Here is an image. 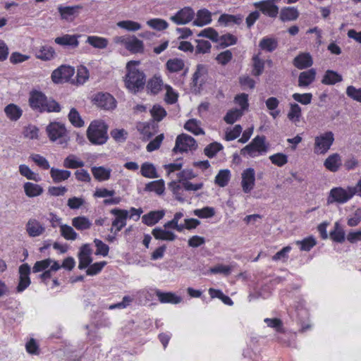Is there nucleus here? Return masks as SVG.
<instances>
[{"label": "nucleus", "instance_id": "obj_1", "mask_svg": "<svg viewBox=\"0 0 361 361\" xmlns=\"http://www.w3.org/2000/svg\"><path fill=\"white\" fill-rule=\"evenodd\" d=\"M140 63V61H130L127 63V73L125 76V85L128 91L136 94L142 92L146 84V75L142 71L135 68Z\"/></svg>", "mask_w": 361, "mask_h": 361}, {"label": "nucleus", "instance_id": "obj_2", "mask_svg": "<svg viewBox=\"0 0 361 361\" xmlns=\"http://www.w3.org/2000/svg\"><path fill=\"white\" fill-rule=\"evenodd\" d=\"M28 102L30 108L38 113L59 112L60 104L51 97H47L44 93L36 90L30 92Z\"/></svg>", "mask_w": 361, "mask_h": 361}, {"label": "nucleus", "instance_id": "obj_3", "mask_svg": "<svg viewBox=\"0 0 361 361\" xmlns=\"http://www.w3.org/2000/svg\"><path fill=\"white\" fill-rule=\"evenodd\" d=\"M108 129L109 126L104 121L94 120L87 129V137L94 145H104L109 139Z\"/></svg>", "mask_w": 361, "mask_h": 361}, {"label": "nucleus", "instance_id": "obj_4", "mask_svg": "<svg viewBox=\"0 0 361 361\" xmlns=\"http://www.w3.org/2000/svg\"><path fill=\"white\" fill-rule=\"evenodd\" d=\"M355 189L351 188L350 186L348 187L347 189L341 187L333 188L329 192L327 204L334 202L339 204L345 203L355 195Z\"/></svg>", "mask_w": 361, "mask_h": 361}, {"label": "nucleus", "instance_id": "obj_5", "mask_svg": "<svg viewBox=\"0 0 361 361\" xmlns=\"http://www.w3.org/2000/svg\"><path fill=\"white\" fill-rule=\"evenodd\" d=\"M197 148V144L195 139L188 134L182 133L177 136L172 152L174 154L183 153L187 152L188 149L196 150Z\"/></svg>", "mask_w": 361, "mask_h": 361}, {"label": "nucleus", "instance_id": "obj_6", "mask_svg": "<svg viewBox=\"0 0 361 361\" xmlns=\"http://www.w3.org/2000/svg\"><path fill=\"white\" fill-rule=\"evenodd\" d=\"M334 142V135L331 131H326L314 140V152L325 154Z\"/></svg>", "mask_w": 361, "mask_h": 361}, {"label": "nucleus", "instance_id": "obj_7", "mask_svg": "<svg viewBox=\"0 0 361 361\" xmlns=\"http://www.w3.org/2000/svg\"><path fill=\"white\" fill-rule=\"evenodd\" d=\"M195 17L194 10L190 6H185L178 10L170 20L176 25H185L190 23Z\"/></svg>", "mask_w": 361, "mask_h": 361}, {"label": "nucleus", "instance_id": "obj_8", "mask_svg": "<svg viewBox=\"0 0 361 361\" xmlns=\"http://www.w3.org/2000/svg\"><path fill=\"white\" fill-rule=\"evenodd\" d=\"M94 104L99 107L105 110H112L116 107V101L115 98L108 92H99L93 99Z\"/></svg>", "mask_w": 361, "mask_h": 361}, {"label": "nucleus", "instance_id": "obj_9", "mask_svg": "<svg viewBox=\"0 0 361 361\" xmlns=\"http://www.w3.org/2000/svg\"><path fill=\"white\" fill-rule=\"evenodd\" d=\"M255 183L254 169L247 168L242 173L241 186L245 193H249L253 189Z\"/></svg>", "mask_w": 361, "mask_h": 361}, {"label": "nucleus", "instance_id": "obj_10", "mask_svg": "<svg viewBox=\"0 0 361 361\" xmlns=\"http://www.w3.org/2000/svg\"><path fill=\"white\" fill-rule=\"evenodd\" d=\"M75 69L69 66V82L73 85H83L89 78V73L85 66H81L78 69L77 75L75 78H72L74 75Z\"/></svg>", "mask_w": 361, "mask_h": 361}, {"label": "nucleus", "instance_id": "obj_11", "mask_svg": "<svg viewBox=\"0 0 361 361\" xmlns=\"http://www.w3.org/2000/svg\"><path fill=\"white\" fill-rule=\"evenodd\" d=\"M47 135L50 140L56 141L65 135L66 129L65 125L58 122L49 123L46 128Z\"/></svg>", "mask_w": 361, "mask_h": 361}, {"label": "nucleus", "instance_id": "obj_12", "mask_svg": "<svg viewBox=\"0 0 361 361\" xmlns=\"http://www.w3.org/2000/svg\"><path fill=\"white\" fill-rule=\"evenodd\" d=\"M110 212L115 216V219L112 221V226L119 224V228H117L116 232L121 231L126 225V220L128 218L129 212L126 209L114 208L112 209Z\"/></svg>", "mask_w": 361, "mask_h": 361}, {"label": "nucleus", "instance_id": "obj_13", "mask_svg": "<svg viewBox=\"0 0 361 361\" xmlns=\"http://www.w3.org/2000/svg\"><path fill=\"white\" fill-rule=\"evenodd\" d=\"M254 6L259 8L263 14L271 18H276L279 13V6L269 4L266 2V0L255 2Z\"/></svg>", "mask_w": 361, "mask_h": 361}, {"label": "nucleus", "instance_id": "obj_14", "mask_svg": "<svg viewBox=\"0 0 361 361\" xmlns=\"http://www.w3.org/2000/svg\"><path fill=\"white\" fill-rule=\"evenodd\" d=\"M155 295L161 303L178 304L182 301V298L172 292H163L156 290Z\"/></svg>", "mask_w": 361, "mask_h": 361}, {"label": "nucleus", "instance_id": "obj_15", "mask_svg": "<svg viewBox=\"0 0 361 361\" xmlns=\"http://www.w3.org/2000/svg\"><path fill=\"white\" fill-rule=\"evenodd\" d=\"M165 215L164 210L151 211L142 216V221L148 226L157 224Z\"/></svg>", "mask_w": 361, "mask_h": 361}, {"label": "nucleus", "instance_id": "obj_16", "mask_svg": "<svg viewBox=\"0 0 361 361\" xmlns=\"http://www.w3.org/2000/svg\"><path fill=\"white\" fill-rule=\"evenodd\" d=\"M51 80L55 84H63L68 82V65L63 64L55 69L51 73Z\"/></svg>", "mask_w": 361, "mask_h": 361}, {"label": "nucleus", "instance_id": "obj_17", "mask_svg": "<svg viewBox=\"0 0 361 361\" xmlns=\"http://www.w3.org/2000/svg\"><path fill=\"white\" fill-rule=\"evenodd\" d=\"M197 18L192 22L193 25L197 27H203L210 24L212 19V13L207 8H201L197 12Z\"/></svg>", "mask_w": 361, "mask_h": 361}, {"label": "nucleus", "instance_id": "obj_18", "mask_svg": "<svg viewBox=\"0 0 361 361\" xmlns=\"http://www.w3.org/2000/svg\"><path fill=\"white\" fill-rule=\"evenodd\" d=\"M312 63L313 60L309 53L300 54L293 59V65L300 70L310 67Z\"/></svg>", "mask_w": 361, "mask_h": 361}, {"label": "nucleus", "instance_id": "obj_19", "mask_svg": "<svg viewBox=\"0 0 361 361\" xmlns=\"http://www.w3.org/2000/svg\"><path fill=\"white\" fill-rule=\"evenodd\" d=\"M341 156L338 153L329 155L324 162V166L331 172H336L341 166Z\"/></svg>", "mask_w": 361, "mask_h": 361}, {"label": "nucleus", "instance_id": "obj_20", "mask_svg": "<svg viewBox=\"0 0 361 361\" xmlns=\"http://www.w3.org/2000/svg\"><path fill=\"white\" fill-rule=\"evenodd\" d=\"M341 74L334 70H327L322 79V83L326 85H334L343 81Z\"/></svg>", "mask_w": 361, "mask_h": 361}, {"label": "nucleus", "instance_id": "obj_21", "mask_svg": "<svg viewBox=\"0 0 361 361\" xmlns=\"http://www.w3.org/2000/svg\"><path fill=\"white\" fill-rule=\"evenodd\" d=\"M298 10L293 6H286L281 9L279 18L282 22L295 20L299 17Z\"/></svg>", "mask_w": 361, "mask_h": 361}, {"label": "nucleus", "instance_id": "obj_22", "mask_svg": "<svg viewBox=\"0 0 361 361\" xmlns=\"http://www.w3.org/2000/svg\"><path fill=\"white\" fill-rule=\"evenodd\" d=\"M152 234L155 239L160 240L173 241L177 238V235L173 231L160 227L154 228Z\"/></svg>", "mask_w": 361, "mask_h": 361}, {"label": "nucleus", "instance_id": "obj_23", "mask_svg": "<svg viewBox=\"0 0 361 361\" xmlns=\"http://www.w3.org/2000/svg\"><path fill=\"white\" fill-rule=\"evenodd\" d=\"M163 85L161 76L154 75L147 81L146 87L148 93L156 95L161 90Z\"/></svg>", "mask_w": 361, "mask_h": 361}, {"label": "nucleus", "instance_id": "obj_24", "mask_svg": "<svg viewBox=\"0 0 361 361\" xmlns=\"http://www.w3.org/2000/svg\"><path fill=\"white\" fill-rule=\"evenodd\" d=\"M27 233L31 237H37L42 234L44 227L36 219H30L26 225Z\"/></svg>", "mask_w": 361, "mask_h": 361}, {"label": "nucleus", "instance_id": "obj_25", "mask_svg": "<svg viewBox=\"0 0 361 361\" xmlns=\"http://www.w3.org/2000/svg\"><path fill=\"white\" fill-rule=\"evenodd\" d=\"M4 113L8 119L16 121L22 116L23 110L18 105L11 103L5 106Z\"/></svg>", "mask_w": 361, "mask_h": 361}, {"label": "nucleus", "instance_id": "obj_26", "mask_svg": "<svg viewBox=\"0 0 361 361\" xmlns=\"http://www.w3.org/2000/svg\"><path fill=\"white\" fill-rule=\"evenodd\" d=\"M315 76L316 71L314 68H311L306 71L301 72L298 77V86H309L314 80Z\"/></svg>", "mask_w": 361, "mask_h": 361}, {"label": "nucleus", "instance_id": "obj_27", "mask_svg": "<svg viewBox=\"0 0 361 361\" xmlns=\"http://www.w3.org/2000/svg\"><path fill=\"white\" fill-rule=\"evenodd\" d=\"M126 49L132 54L143 53L144 44L142 40L133 35L130 37Z\"/></svg>", "mask_w": 361, "mask_h": 361}, {"label": "nucleus", "instance_id": "obj_28", "mask_svg": "<svg viewBox=\"0 0 361 361\" xmlns=\"http://www.w3.org/2000/svg\"><path fill=\"white\" fill-rule=\"evenodd\" d=\"M91 170L94 178L98 181L107 180L111 177V169L104 166H93Z\"/></svg>", "mask_w": 361, "mask_h": 361}, {"label": "nucleus", "instance_id": "obj_29", "mask_svg": "<svg viewBox=\"0 0 361 361\" xmlns=\"http://www.w3.org/2000/svg\"><path fill=\"white\" fill-rule=\"evenodd\" d=\"M144 190L146 192H154L158 195H161L165 190V183L163 179H159L149 182L146 184Z\"/></svg>", "mask_w": 361, "mask_h": 361}, {"label": "nucleus", "instance_id": "obj_30", "mask_svg": "<svg viewBox=\"0 0 361 361\" xmlns=\"http://www.w3.org/2000/svg\"><path fill=\"white\" fill-rule=\"evenodd\" d=\"M329 237L333 241L338 243H343L345 241V233L339 222L336 221L334 224V230L330 231Z\"/></svg>", "mask_w": 361, "mask_h": 361}, {"label": "nucleus", "instance_id": "obj_31", "mask_svg": "<svg viewBox=\"0 0 361 361\" xmlns=\"http://www.w3.org/2000/svg\"><path fill=\"white\" fill-rule=\"evenodd\" d=\"M278 40L274 37H264L259 43V47L261 49L267 52H273L278 47Z\"/></svg>", "mask_w": 361, "mask_h": 361}, {"label": "nucleus", "instance_id": "obj_32", "mask_svg": "<svg viewBox=\"0 0 361 361\" xmlns=\"http://www.w3.org/2000/svg\"><path fill=\"white\" fill-rule=\"evenodd\" d=\"M200 123L196 118H190L184 124V128L195 135H204V130L200 126Z\"/></svg>", "mask_w": 361, "mask_h": 361}, {"label": "nucleus", "instance_id": "obj_33", "mask_svg": "<svg viewBox=\"0 0 361 361\" xmlns=\"http://www.w3.org/2000/svg\"><path fill=\"white\" fill-rule=\"evenodd\" d=\"M25 195L29 197H34L40 195L44 190L39 185L27 182L23 185Z\"/></svg>", "mask_w": 361, "mask_h": 361}, {"label": "nucleus", "instance_id": "obj_34", "mask_svg": "<svg viewBox=\"0 0 361 361\" xmlns=\"http://www.w3.org/2000/svg\"><path fill=\"white\" fill-rule=\"evenodd\" d=\"M184 67V61L180 58L170 59L166 63V68L170 73H177Z\"/></svg>", "mask_w": 361, "mask_h": 361}, {"label": "nucleus", "instance_id": "obj_35", "mask_svg": "<svg viewBox=\"0 0 361 361\" xmlns=\"http://www.w3.org/2000/svg\"><path fill=\"white\" fill-rule=\"evenodd\" d=\"M231 179V171L228 169H221L215 176L214 183L219 187L226 186Z\"/></svg>", "mask_w": 361, "mask_h": 361}, {"label": "nucleus", "instance_id": "obj_36", "mask_svg": "<svg viewBox=\"0 0 361 361\" xmlns=\"http://www.w3.org/2000/svg\"><path fill=\"white\" fill-rule=\"evenodd\" d=\"M140 173L145 178H157L159 177L154 165L149 162H145L142 164Z\"/></svg>", "mask_w": 361, "mask_h": 361}, {"label": "nucleus", "instance_id": "obj_37", "mask_svg": "<svg viewBox=\"0 0 361 361\" xmlns=\"http://www.w3.org/2000/svg\"><path fill=\"white\" fill-rule=\"evenodd\" d=\"M73 226L79 231H84L90 228L92 222L85 216H79L72 219Z\"/></svg>", "mask_w": 361, "mask_h": 361}, {"label": "nucleus", "instance_id": "obj_38", "mask_svg": "<svg viewBox=\"0 0 361 361\" xmlns=\"http://www.w3.org/2000/svg\"><path fill=\"white\" fill-rule=\"evenodd\" d=\"M243 16L240 14L231 15L224 13L219 18L218 22L219 23H224L225 25H227L230 23H233L235 25H240L243 22Z\"/></svg>", "mask_w": 361, "mask_h": 361}, {"label": "nucleus", "instance_id": "obj_39", "mask_svg": "<svg viewBox=\"0 0 361 361\" xmlns=\"http://www.w3.org/2000/svg\"><path fill=\"white\" fill-rule=\"evenodd\" d=\"M69 122L75 128H82L85 126V121L75 108H71L69 111Z\"/></svg>", "mask_w": 361, "mask_h": 361}, {"label": "nucleus", "instance_id": "obj_40", "mask_svg": "<svg viewBox=\"0 0 361 361\" xmlns=\"http://www.w3.org/2000/svg\"><path fill=\"white\" fill-rule=\"evenodd\" d=\"M19 172L21 176L25 177L28 180L35 182H39L42 178L38 173L33 172L26 164H20L19 166Z\"/></svg>", "mask_w": 361, "mask_h": 361}, {"label": "nucleus", "instance_id": "obj_41", "mask_svg": "<svg viewBox=\"0 0 361 361\" xmlns=\"http://www.w3.org/2000/svg\"><path fill=\"white\" fill-rule=\"evenodd\" d=\"M244 114V112L237 108L228 110L224 117V121L227 124H233L235 121L239 120Z\"/></svg>", "mask_w": 361, "mask_h": 361}, {"label": "nucleus", "instance_id": "obj_42", "mask_svg": "<svg viewBox=\"0 0 361 361\" xmlns=\"http://www.w3.org/2000/svg\"><path fill=\"white\" fill-rule=\"evenodd\" d=\"M224 149L223 145L218 142H213L209 144L204 149V154L209 159L214 158L219 152Z\"/></svg>", "mask_w": 361, "mask_h": 361}, {"label": "nucleus", "instance_id": "obj_43", "mask_svg": "<svg viewBox=\"0 0 361 361\" xmlns=\"http://www.w3.org/2000/svg\"><path fill=\"white\" fill-rule=\"evenodd\" d=\"M296 245L300 246L301 251H310L317 244V240L312 235L305 238L301 240H297Z\"/></svg>", "mask_w": 361, "mask_h": 361}, {"label": "nucleus", "instance_id": "obj_44", "mask_svg": "<svg viewBox=\"0 0 361 361\" xmlns=\"http://www.w3.org/2000/svg\"><path fill=\"white\" fill-rule=\"evenodd\" d=\"M86 42L90 44L94 48L104 49L108 45V40L104 37L97 36H89L87 38Z\"/></svg>", "mask_w": 361, "mask_h": 361}, {"label": "nucleus", "instance_id": "obj_45", "mask_svg": "<svg viewBox=\"0 0 361 361\" xmlns=\"http://www.w3.org/2000/svg\"><path fill=\"white\" fill-rule=\"evenodd\" d=\"M154 121L160 122L167 115L166 111L159 104H154L150 110Z\"/></svg>", "mask_w": 361, "mask_h": 361}, {"label": "nucleus", "instance_id": "obj_46", "mask_svg": "<svg viewBox=\"0 0 361 361\" xmlns=\"http://www.w3.org/2000/svg\"><path fill=\"white\" fill-rule=\"evenodd\" d=\"M219 42H220L219 47L221 48H226L229 46L234 45L238 41V38L231 33H226L220 37L219 36Z\"/></svg>", "mask_w": 361, "mask_h": 361}, {"label": "nucleus", "instance_id": "obj_47", "mask_svg": "<svg viewBox=\"0 0 361 361\" xmlns=\"http://www.w3.org/2000/svg\"><path fill=\"white\" fill-rule=\"evenodd\" d=\"M265 140V136L257 135L251 141V143L257 149L259 154H262V153L266 152L268 149V147L266 145Z\"/></svg>", "mask_w": 361, "mask_h": 361}, {"label": "nucleus", "instance_id": "obj_48", "mask_svg": "<svg viewBox=\"0 0 361 361\" xmlns=\"http://www.w3.org/2000/svg\"><path fill=\"white\" fill-rule=\"evenodd\" d=\"M253 68L252 73L255 76H259L262 74L264 68V61L261 59L258 55H255L252 57Z\"/></svg>", "mask_w": 361, "mask_h": 361}, {"label": "nucleus", "instance_id": "obj_49", "mask_svg": "<svg viewBox=\"0 0 361 361\" xmlns=\"http://www.w3.org/2000/svg\"><path fill=\"white\" fill-rule=\"evenodd\" d=\"M197 37L208 38L214 42H218L219 41V33L213 27H207L202 30L197 34Z\"/></svg>", "mask_w": 361, "mask_h": 361}, {"label": "nucleus", "instance_id": "obj_50", "mask_svg": "<svg viewBox=\"0 0 361 361\" xmlns=\"http://www.w3.org/2000/svg\"><path fill=\"white\" fill-rule=\"evenodd\" d=\"M147 24L157 31L164 30L169 27L168 23L165 20L161 18L150 19L147 20Z\"/></svg>", "mask_w": 361, "mask_h": 361}, {"label": "nucleus", "instance_id": "obj_51", "mask_svg": "<svg viewBox=\"0 0 361 361\" xmlns=\"http://www.w3.org/2000/svg\"><path fill=\"white\" fill-rule=\"evenodd\" d=\"M194 215L201 219L211 218L215 215V209L214 207H204L202 209H196L193 211Z\"/></svg>", "mask_w": 361, "mask_h": 361}, {"label": "nucleus", "instance_id": "obj_52", "mask_svg": "<svg viewBox=\"0 0 361 361\" xmlns=\"http://www.w3.org/2000/svg\"><path fill=\"white\" fill-rule=\"evenodd\" d=\"M301 107L297 103L290 104V111L288 118L292 121H298L301 117Z\"/></svg>", "mask_w": 361, "mask_h": 361}, {"label": "nucleus", "instance_id": "obj_53", "mask_svg": "<svg viewBox=\"0 0 361 361\" xmlns=\"http://www.w3.org/2000/svg\"><path fill=\"white\" fill-rule=\"evenodd\" d=\"M269 159L273 164L279 167L283 166L288 161V156L281 152H279L273 155H271L269 157Z\"/></svg>", "mask_w": 361, "mask_h": 361}, {"label": "nucleus", "instance_id": "obj_54", "mask_svg": "<svg viewBox=\"0 0 361 361\" xmlns=\"http://www.w3.org/2000/svg\"><path fill=\"white\" fill-rule=\"evenodd\" d=\"M55 54L51 47H42L37 54V57L44 61L51 60Z\"/></svg>", "mask_w": 361, "mask_h": 361}, {"label": "nucleus", "instance_id": "obj_55", "mask_svg": "<svg viewBox=\"0 0 361 361\" xmlns=\"http://www.w3.org/2000/svg\"><path fill=\"white\" fill-rule=\"evenodd\" d=\"M51 176L55 183H59L68 179V170H60L55 168L51 169Z\"/></svg>", "mask_w": 361, "mask_h": 361}, {"label": "nucleus", "instance_id": "obj_56", "mask_svg": "<svg viewBox=\"0 0 361 361\" xmlns=\"http://www.w3.org/2000/svg\"><path fill=\"white\" fill-rule=\"evenodd\" d=\"M117 25L128 31H137L141 28L139 23L130 20L119 21Z\"/></svg>", "mask_w": 361, "mask_h": 361}, {"label": "nucleus", "instance_id": "obj_57", "mask_svg": "<svg viewBox=\"0 0 361 361\" xmlns=\"http://www.w3.org/2000/svg\"><path fill=\"white\" fill-rule=\"evenodd\" d=\"M234 101L240 106L239 110L245 112L249 108V102H248V94L245 93H241L237 94L235 97Z\"/></svg>", "mask_w": 361, "mask_h": 361}, {"label": "nucleus", "instance_id": "obj_58", "mask_svg": "<svg viewBox=\"0 0 361 361\" xmlns=\"http://www.w3.org/2000/svg\"><path fill=\"white\" fill-rule=\"evenodd\" d=\"M195 42L197 43L195 49L196 54L210 52L212 45L209 41L204 39H195Z\"/></svg>", "mask_w": 361, "mask_h": 361}, {"label": "nucleus", "instance_id": "obj_59", "mask_svg": "<svg viewBox=\"0 0 361 361\" xmlns=\"http://www.w3.org/2000/svg\"><path fill=\"white\" fill-rule=\"evenodd\" d=\"M106 262L102 261L91 264L90 267L86 269V274L88 276H94L98 274L102 269L106 266Z\"/></svg>", "mask_w": 361, "mask_h": 361}, {"label": "nucleus", "instance_id": "obj_60", "mask_svg": "<svg viewBox=\"0 0 361 361\" xmlns=\"http://www.w3.org/2000/svg\"><path fill=\"white\" fill-rule=\"evenodd\" d=\"M177 176L178 182L182 184L183 182H186L196 178L197 175L194 173L192 169H183L177 173Z\"/></svg>", "mask_w": 361, "mask_h": 361}, {"label": "nucleus", "instance_id": "obj_61", "mask_svg": "<svg viewBox=\"0 0 361 361\" xmlns=\"http://www.w3.org/2000/svg\"><path fill=\"white\" fill-rule=\"evenodd\" d=\"M95 247H97L95 255L106 257L109 254V247L102 240L95 238L94 240Z\"/></svg>", "mask_w": 361, "mask_h": 361}, {"label": "nucleus", "instance_id": "obj_62", "mask_svg": "<svg viewBox=\"0 0 361 361\" xmlns=\"http://www.w3.org/2000/svg\"><path fill=\"white\" fill-rule=\"evenodd\" d=\"M53 259L51 258H47L43 260L37 261L33 267H32V271L34 273H37L40 271H43L47 270L48 267L51 265L52 263Z\"/></svg>", "mask_w": 361, "mask_h": 361}, {"label": "nucleus", "instance_id": "obj_63", "mask_svg": "<svg viewBox=\"0 0 361 361\" xmlns=\"http://www.w3.org/2000/svg\"><path fill=\"white\" fill-rule=\"evenodd\" d=\"M345 93L350 99L361 103V88H356L353 85H349L346 88Z\"/></svg>", "mask_w": 361, "mask_h": 361}, {"label": "nucleus", "instance_id": "obj_64", "mask_svg": "<svg viewBox=\"0 0 361 361\" xmlns=\"http://www.w3.org/2000/svg\"><path fill=\"white\" fill-rule=\"evenodd\" d=\"M30 158L40 168L42 169H49L50 165L47 159L41 156L39 154H32L30 155Z\"/></svg>", "mask_w": 361, "mask_h": 361}]
</instances>
